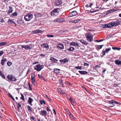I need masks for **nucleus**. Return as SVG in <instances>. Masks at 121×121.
I'll return each mask as SVG.
<instances>
[{
	"instance_id": "nucleus-1",
	"label": "nucleus",
	"mask_w": 121,
	"mask_h": 121,
	"mask_svg": "<svg viewBox=\"0 0 121 121\" xmlns=\"http://www.w3.org/2000/svg\"><path fill=\"white\" fill-rule=\"evenodd\" d=\"M85 36L86 38L88 41L91 42L93 40V36L92 34H90L89 33H87L85 34Z\"/></svg>"
},
{
	"instance_id": "nucleus-2",
	"label": "nucleus",
	"mask_w": 121,
	"mask_h": 121,
	"mask_svg": "<svg viewBox=\"0 0 121 121\" xmlns=\"http://www.w3.org/2000/svg\"><path fill=\"white\" fill-rule=\"evenodd\" d=\"M33 15L30 13H28L26 15L24 18L25 19L26 21H30L33 18Z\"/></svg>"
},
{
	"instance_id": "nucleus-3",
	"label": "nucleus",
	"mask_w": 121,
	"mask_h": 121,
	"mask_svg": "<svg viewBox=\"0 0 121 121\" xmlns=\"http://www.w3.org/2000/svg\"><path fill=\"white\" fill-rule=\"evenodd\" d=\"M7 78L10 81L15 82L17 80L15 77L12 74L8 75L7 76Z\"/></svg>"
},
{
	"instance_id": "nucleus-4",
	"label": "nucleus",
	"mask_w": 121,
	"mask_h": 121,
	"mask_svg": "<svg viewBox=\"0 0 121 121\" xmlns=\"http://www.w3.org/2000/svg\"><path fill=\"white\" fill-rule=\"evenodd\" d=\"M43 67L44 66L43 65H41L40 64H38L34 66V69L38 71L39 72Z\"/></svg>"
},
{
	"instance_id": "nucleus-5",
	"label": "nucleus",
	"mask_w": 121,
	"mask_h": 121,
	"mask_svg": "<svg viewBox=\"0 0 121 121\" xmlns=\"http://www.w3.org/2000/svg\"><path fill=\"white\" fill-rule=\"evenodd\" d=\"M117 20H116V22H112L109 23L110 28L113 27L114 26H117L119 25Z\"/></svg>"
},
{
	"instance_id": "nucleus-6",
	"label": "nucleus",
	"mask_w": 121,
	"mask_h": 121,
	"mask_svg": "<svg viewBox=\"0 0 121 121\" xmlns=\"http://www.w3.org/2000/svg\"><path fill=\"white\" fill-rule=\"evenodd\" d=\"M59 10H60V9L59 8L54 9L51 12V15L52 16H54L58 14L59 12Z\"/></svg>"
},
{
	"instance_id": "nucleus-7",
	"label": "nucleus",
	"mask_w": 121,
	"mask_h": 121,
	"mask_svg": "<svg viewBox=\"0 0 121 121\" xmlns=\"http://www.w3.org/2000/svg\"><path fill=\"white\" fill-rule=\"evenodd\" d=\"M39 113L40 115L45 117H46V116L47 115V112L46 110H44L39 112Z\"/></svg>"
},
{
	"instance_id": "nucleus-8",
	"label": "nucleus",
	"mask_w": 121,
	"mask_h": 121,
	"mask_svg": "<svg viewBox=\"0 0 121 121\" xmlns=\"http://www.w3.org/2000/svg\"><path fill=\"white\" fill-rule=\"evenodd\" d=\"M35 76V73H32L31 74V79L32 84L34 83L35 82L36 80Z\"/></svg>"
},
{
	"instance_id": "nucleus-9",
	"label": "nucleus",
	"mask_w": 121,
	"mask_h": 121,
	"mask_svg": "<svg viewBox=\"0 0 121 121\" xmlns=\"http://www.w3.org/2000/svg\"><path fill=\"white\" fill-rule=\"evenodd\" d=\"M69 60L68 58H66L61 60V64H64L68 62Z\"/></svg>"
},
{
	"instance_id": "nucleus-10",
	"label": "nucleus",
	"mask_w": 121,
	"mask_h": 121,
	"mask_svg": "<svg viewBox=\"0 0 121 121\" xmlns=\"http://www.w3.org/2000/svg\"><path fill=\"white\" fill-rule=\"evenodd\" d=\"M78 14L75 11H73L72 12L69 14V16L72 17L75 16Z\"/></svg>"
},
{
	"instance_id": "nucleus-11",
	"label": "nucleus",
	"mask_w": 121,
	"mask_h": 121,
	"mask_svg": "<svg viewBox=\"0 0 121 121\" xmlns=\"http://www.w3.org/2000/svg\"><path fill=\"white\" fill-rule=\"evenodd\" d=\"M50 62L53 63H56L57 61V59L53 57H51L50 59Z\"/></svg>"
},
{
	"instance_id": "nucleus-12",
	"label": "nucleus",
	"mask_w": 121,
	"mask_h": 121,
	"mask_svg": "<svg viewBox=\"0 0 121 121\" xmlns=\"http://www.w3.org/2000/svg\"><path fill=\"white\" fill-rule=\"evenodd\" d=\"M7 61V59L5 58H3L1 60V65L3 66L5 63Z\"/></svg>"
},
{
	"instance_id": "nucleus-13",
	"label": "nucleus",
	"mask_w": 121,
	"mask_h": 121,
	"mask_svg": "<svg viewBox=\"0 0 121 121\" xmlns=\"http://www.w3.org/2000/svg\"><path fill=\"white\" fill-rule=\"evenodd\" d=\"M42 47L43 48H45L48 50L49 48V45L46 43H44L41 45Z\"/></svg>"
},
{
	"instance_id": "nucleus-14",
	"label": "nucleus",
	"mask_w": 121,
	"mask_h": 121,
	"mask_svg": "<svg viewBox=\"0 0 121 121\" xmlns=\"http://www.w3.org/2000/svg\"><path fill=\"white\" fill-rule=\"evenodd\" d=\"M108 103L109 104H114V103H115L117 104H120L119 103H118L116 101L114 100H111L109 101L108 102Z\"/></svg>"
},
{
	"instance_id": "nucleus-15",
	"label": "nucleus",
	"mask_w": 121,
	"mask_h": 121,
	"mask_svg": "<svg viewBox=\"0 0 121 121\" xmlns=\"http://www.w3.org/2000/svg\"><path fill=\"white\" fill-rule=\"evenodd\" d=\"M70 45L73 46L77 47H78L79 46V45L78 43L73 42L70 43Z\"/></svg>"
},
{
	"instance_id": "nucleus-16",
	"label": "nucleus",
	"mask_w": 121,
	"mask_h": 121,
	"mask_svg": "<svg viewBox=\"0 0 121 121\" xmlns=\"http://www.w3.org/2000/svg\"><path fill=\"white\" fill-rule=\"evenodd\" d=\"M33 101V100L31 98L29 97L28 98V102L31 106L32 105V103Z\"/></svg>"
},
{
	"instance_id": "nucleus-17",
	"label": "nucleus",
	"mask_w": 121,
	"mask_h": 121,
	"mask_svg": "<svg viewBox=\"0 0 121 121\" xmlns=\"http://www.w3.org/2000/svg\"><path fill=\"white\" fill-rule=\"evenodd\" d=\"M9 10L7 14L9 15L10 13H11L13 11V8L11 6H9Z\"/></svg>"
},
{
	"instance_id": "nucleus-18",
	"label": "nucleus",
	"mask_w": 121,
	"mask_h": 121,
	"mask_svg": "<svg viewBox=\"0 0 121 121\" xmlns=\"http://www.w3.org/2000/svg\"><path fill=\"white\" fill-rule=\"evenodd\" d=\"M102 27L103 28H110L109 23H108L107 24H105L104 25H102Z\"/></svg>"
},
{
	"instance_id": "nucleus-19",
	"label": "nucleus",
	"mask_w": 121,
	"mask_h": 121,
	"mask_svg": "<svg viewBox=\"0 0 121 121\" xmlns=\"http://www.w3.org/2000/svg\"><path fill=\"white\" fill-rule=\"evenodd\" d=\"M78 72L81 74L83 75L86 74L88 73L87 72L85 71H79Z\"/></svg>"
},
{
	"instance_id": "nucleus-20",
	"label": "nucleus",
	"mask_w": 121,
	"mask_h": 121,
	"mask_svg": "<svg viewBox=\"0 0 121 121\" xmlns=\"http://www.w3.org/2000/svg\"><path fill=\"white\" fill-rule=\"evenodd\" d=\"M32 32L33 33L35 34L36 33H41L42 32H43V31L39 30H37L33 31Z\"/></svg>"
},
{
	"instance_id": "nucleus-21",
	"label": "nucleus",
	"mask_w": 121,
	"mask_h": 121,
	"mask_svg": "<svg viewBox=\"0 0 121 121\" xmlns=\"http://www.w3.org/2000/svg\"><path fill=\"white\" fill-rule=\"evenodd\" d=\"M115 63L117 65H121V60H116L114 61Z\"/></svg>"
},
{
	"instance_id": "nucleus-22",
	"label": "nucleus",
	"mask_w": 121,
	"mask_h": 121,
	"mask_svg": "<svg viewBox=\"0 0 121 121\" xmlns=\"http://www.w3.org/2000/svg\"><path fill=\"white\" fill-rule=\"evenodd\" d=\"M54 72L56 74H58L60 73V70L59 69L56 68L54 69Z\"/></svg>"
},
{
	"instance_id": "nucleus-23",
	"label": "nucleus",
	"mask_w": 121,
	"mask_h": 121,
	"mask_svg": "<svg viewBox=\"0 0 121 121\" xmlns=\"http://www.w3.org/2000/svg\"><path fill=\"white\" fill-rule=\"evenodd\" d=\"M69 101L71 102V103L73 105L75 104L74 101L73 99L71 98H70L69 99Z\"/></svg>"
},
{
	"instance_id": "nucleus-24",
	"label": "nucleus",
	"mask_w": 121,
	"mask_h": 121,
	"mask_svg": "<svg viewBox=\"0 0 121 121\" xmlns=\"http://www.w3.org/2000/svg\"><path fill=\"white\" fill-rule=\"evenodd\" d=\"M30 119L31 121H36L35 117L33 116H31L30 117Z\"/></svg>"
},
{
	"instance_id": "nucleus-25",
	"label": "nucleus",
	"mask_w": 121,
	"mask_h": 121,
	"mask_svg": "<svg viewBox=\"0 0 121 121\" xmlns=\"http://www.w3.org/2000/svg\"><path fill=\"white\" fill-rule=\"evenodd\" d=\"M8 23L9 24H14L15 22L10 19H9L8 21Z\"/></svg>"
},
{
	"instance_id": "nucleus-26",
	"label": "nucleus",
	"mask_w": 121,
	"mask_h": 121,
	"mask_svg": "<svg viewBox=\"0 0 121 121\" xmlns=\"http://www.w3.org/2000/svg\"><path fill=\"white\" fill-rule=\"evenodd\" d=\"M106 53V52L105 51V50H103L101 53V54H102V55H101V56L102 57H103L104 55H105Z\"/></svg>"
},
{
	"instance_id": "nucleus-27",
	"label": "nucleus",
	"mask_w": 121,
	"mask_h": 121,
	"mask_svg": "<svg viewBox=\"0 0 121 121\" xmlns=\"http://www.w3.org/2000/svg\"><path fill=\"white\" fill-rule=\"evenodd\" d=\"M80 42L82 44L85 45H87L88 44V43L86 41L83 40H80Z\"/></svg>"
},
{
	"instance_id": "nucleus-28",
	"label": "nucleus",
	"mask_w": 121,
	"mask_h": 121,
	"mask_svg": "<svg viewBox=\"0 0 121 121\" xmlns=\"http://www.w3.org/2000/svg\"><path fill=\"white\" fill-rule=\"evenodd\" d=\"M17 22L20 24H22L24 23V21L20 19L18 20Z\"/></svg>"
},
{
	"instance_id": "nucleus-29",
	"label": "nucleus",
	"mask_w": 121,
	"mask_h": 121,
	"mask_svg": "<svg viewBox=\"0 0 121 121\" xmlns=\"http://www.w3.org/2000/svg\"><path fill=\"white\" fill-rule=\"evenodd\" d=\"M28 110L29 111H30L31 112H32V108L30 106L28 105L27 106Z\"/></svg>"
},
{
	"instance_id": "nucleus-30",
	"label": "nucleus",
	"mask_w": 121,
	"mask_h": 121,
	"mask_svg": "<svg viewBox=\"0 0 121 121\" xmlns=\"http://www.w3.org/2000/svg\"><path fill=\"white\" fill-rule=\"evenodd\" d=\"M68 50L70 51H73L74 50V48L70 47L69 49H68Z\"/></svg>"
},
{
	"instance_id": "nucleus-31",
	"label": "nucleus",
	"mask_w": 121,
	"mask_h": 121,
	"mask_svg": "<svg viewBox=\"0 0 121 121\" xmlns=\"http://www.w3.org/2000/svg\"><path fill=\"white\" fill-rule=\"evenodd\" d=\"M30 45H27V49H31L32 48V44H29Z\"/></svg>"
},
{
	"instance_id": "nucleus-32",
	"label": "nucleus",
	"mask_w": 121,
	"mask_h": 121,
	"mask_svg": "<svg viewBox=\"0 0 121 121\" xmlns=\"http://www.w3.org/2000/svg\"><path fill=\"white\" fill-rule=\"evenodd\" d=\"M7 44V43L6 42H2L1 43H0V47L6 45Z\"/></svg>"
},
{
	"instance_id": "nucleus-33",
	"label": "nucleus",
	"mask_w": 121,
	"mask_h": 121,
	"mask_svg": "<svg viewBox=\"0 0 121 121\" xmlns=\"http://www.w3.org/2000/svg\"><path fill=\"white\" fill-rule=\"evenodd\" d=\"M38 76L39 78H42V79L45 80V79L44 78L42 75H40L39 74H38Z\"/></svg>"
},
{
	"instance_id": "nucleus-34",
	"label": "nucleus",
	"mask_w": 121,
	"mask_h": 121,
	"mask_svg": "<svg viewBox=\"0 0 121 121\" xmlns=\"http://www.w3.org/2000/svg\"><path fill=\"white\" fill-rule=\"evenodd\" d=\"M112 49L113 50H117L118 51H120L121 49V48L119 47H112Z\"/></svg>"
},
{
	"instance_id": "nucleus-35",
	"label": "nucleus",
	"mask_w": 121,
	"mask_h": 121,
	"mask_svg": "<svg viewBox=\"0 0 121 121\" xmlns=\"http://www.w3.org/2000/svg\"><path fill=\"white\" fill-rule=\"evenodd\" d=\"M60 0L58 1H56L55 2V4L57 6L59 5L60 4Z\"/></svg>"
},
{
	"instance_id": "nucleus-36",
	"label": "nucleus",
	"mask_w": 121,
	"mask_h": 121,
	"mask_svg": "<svg viewBox=\"0 0 121 121\" xmlns=\"http://www.w3.org/2000/svg\"><path fill=\"white\" fill-rule=\"evenodd\" d=\"M21 97L20 98V99L22 100L23 101H24L25 100V98L24 96L21 93Z\"/></svg>"
},
{
	"instance_id": "nucleus-37",
	"label": "nucleus",
	"mask_w": 121,
	"mask_h": 121,
	"mask_svg": "<svg viewBox=\"0 0 121 121\" xmlns=\"http://www.w3.org/2000/svg\"><path fill=\"white\" fill-rule=\"evenodd\" d=\"M40 104L41 105L44 104V105L46 104V103L45 101L44 100H42L40 101Z\"/></svg>"
},
{
	"instance_id": "nucleus-38",
	"label": "nucleus",
	"mask_w": 121,
	"mask_h": 121,
	"mask_svg": "<svg viewBox=\"0 0 121 121\" xmlns=\"http://www.w3.org/2000/svg\"><path fill=\"white\" fill-rule=\"evenodd\" d=\"M17 13L15 12L14 13H12V14L11 15L12 16H17Z\"/></svg>"
},
{
	"instance_id": "nucleus-39",
	"label": "nucleus",
	"mask_w": 121,
	"mask_h": 121,
	"mask_svg": "<svg viewBox=\"0 0 121 121\" xmlns=\"http://www.w3.org/2000/svg\"><path fill=\"white\" fill-rule=\"evenodd\" d=\"M0 75L4 79H5V76L0 71Z\"/></svg>"
},
{
	"instance_id": "nucleus-40",
	"label": "nucleus",
	"mask_w": 121,
	"mask_h": 121,
	"mask_svg": "<svg viewBox=\"0 0 121 121\" xmlns=\"http://www.w3.org/2000/svg\"><path fill=\"white\" fill-rule=\"evenodd\" d=\"M99 67V65H97L93 67V69L94 70H97V69H98V68Z\"/></svg>"
},
{
	"instance_id": "nucleus-41",
	"label": "nucleus",
	"mask_w": 121,
	"mask_h": 121,
	"mask_svg": "<svg viewBox=\"0 0 121 121\" xmlns=\"http://www.w3.org/2000/svg\"><path fill=\"white\" fill-rule=\"evenodd\" d=\"M54 22H60V18H57L54 20Z\"/></svg>"
},
{
	"instance_id": "nucleus-42",
	"label": "nucleus",
	"mask_w": 121,
	"mask_h": 121,
	"mask_svg": "<svg viewBox=\"0 0 121 121\" xmlns=\"http://www.w3.org/2000/svg\"><path fill=\"white\" fill-rule=\"evenodd\" d=\"M4 22L3 18L2 17H0V22L3 23Z\"/></svg>"
},
{
	"instance_id": "nucleus-43",
	"label": "nucleus",
	"mask_w": 121,
	"mask_h": 121,
	"mask_svg": "<svg viewBox=\"0 0 121 121\" xmlns=\"http://www.w3.org/2000/svg\"><path fill=\"white\" fill-rule=\"evenodd\" d=\"M75 68L81 70L82 69V67L81 66H76L75 67Z\"/></svg>"
},
{
	"instance_id": "nucleus-44",
	"label": "nucleus",
	"mask_w": 121,
	"mask_h": 121,
	"mask_svg": "<svg viewBox=\"0 0 121 121\" xmlns=\"http://www.w3.org/2000/svg\"><path fill=\"white\" fill-rule=\"evenodd\" d=\"M7 64L8 66H10L12 64V63L10 61H8L7 62Z\"/></svg>"
},
{
	"instance_id": "nucleus-45",
	"label": "nucleus",
	"mask_w": 121,
	"mask_h": 121,
	"mask_svg": "<svg viewBox=\"0 0 121 121\" xmlns=\"http://www.w3.org/2000/svg\"><path fill=\"white\" fill-rule=\"evenodd\" d=\"M18 106H17V108L18 109V111H19V110H20V109H19V107H20L21 106V105L20 104V103H19L18 104Z\"/></svg>"
},
{
	"instance_id": "nucleus-46",
	"label": "nucleus",
	"mask_w": 121,
	"mask_h": 121,
	"mask_svg": "<svg viewBox=\"0 0 121 121\" xmlns=\"http://www.w3.org/2000/svg\"><path fill=\"white\" fill-rule=\"evenodd\" d=\"M94 9H92L90 11V12L91 13H93L94 12H96V11H98L95 10L94 11Z\"/></svg>"
},
{
	"instance_id": "nucleus-47",
	"label": "nucleus",
	"mask_w": 121,
	"mask_h": 121,
	"mask_svg": "<svg viewBox=\"0 0 121 121\" xmlns=\"http://www.w3.org/2000/svg\"><path fill=\"white\" fill-rule=\"evenodd\" d=\"M47 37H53V35H50V34H48L47 35Z\"/></svg>"
},
{
	"instance_id": "nucleus-48",
	"label": "nucleus",
	"mask_w": 121,
	"mask_h": 121,
	"mask_svg": "<svg viewBox=\"0 0 121 121\" xmlns=\"http://www.w3.org/2000/svg\"><path fill=\"white\" fill-rule=\"evenodd\" d=\"M111 12H112V10H109L108 11H107L106 12V15H108L109 13H111Z\"/></svg>"
},
{
	"instance_id": "nucleus-49",
	"label": "nucleus",
	"mask_w": 121,
	"mask_h": 121,
	"mask_svg": "<svg viewBox=\"0 0 121 121\" xmlns=\"http://www.w3.org/2000/svg\"><path fill=\"white\" fill-rule=\"evenodd\" d=\"M56 47L57 48L59 49H60V43L58 44Z\"/></svg>"
},
{
	"instance_id": "nucleus-50",
	"label": "nucleus",
	"mask_w": 121,
	"mask_h": 121,
	"mask_svg": "<svg viewBox=\"0 0 121 121\" xmlns=\"http://www.w3.org/2000/svg\"><path fill=\"white\" fill-rule=\"evenodd\" d=\"M104 45V44L103 45H100L99 46H98V48L99 49H101L102 48V47Z\"/></svg>"
},
{
	"instance_id": "nucleus-51",
	"label": "nucleus",
	"mask_w": 121,
	"mask_h": 121,
	"mask_svg": "<svg viewBox=\"0 0 121 121\" xmlns=\"http://www.w3.org/2000/svg\"><path fill=\"white\" fill-rule=\"evenodd\" d=\"M111 50V48H107L105 50V51L106 52V53H108V52L110 51Z\"/></svg>"
},
{
	"instance_id": "nucleus-52",
	"label": "nucleus",
	"mask_w": 121,
	"mask_h": 121,
	"mask_svg": "<svg viewBox=\"0 0 121 121\" xmlns=\"http://www.w3.org/2000/svg\"><path fill=\"white\" fill-rule=\"evenodd\" d=\"M103 70L102 72V73L103 75L104 74V73L105 71H106V69L105 68L103 69Z\"/></svg>"
},
{
	"instance_id": "nucleus-53",
	"label": "nucleus",
	"mask_w": 121,
	"mask_h": 121,
	"mask_svg": "<svg viewBox=\"0 0 121 121\" xmlns=\"http://www.w3.org/2000/svg\"><path fill=\"white\" fill-rule=\"evenodd\" d=\"M104 39H101L99 40H96V41L97 42H99L103 41Z\"/></svg>"
},
{
	"instance_id": "nucleus-54",
	"label": "nucleus",
	"mask_w": 121,
	"mask_h": 121,
	"mask_svg": "<svg viewBox=\"0 0 121 121\" xmlns=\"http://www.w3.org/2000/svg\"><path fill=\"white\" fill-rule=\"evenodd\" d=\"M37 14L38 17H40L42 16L41 14L40 13H37Z\"/></svg>"
},
{
	"instance_id": "nucleus-55",
	"label": "nucleus",
	"mask_w": 121,
	"mask_h": 121,
	"mask_svg": "<svg viewBox=\"0 0 121 121\" xmlns=\"http://www.w3.org/2000/svg\"><path fill=\"white\" fill-rule=\"evenodd\" d=\"M27 45H22V48H24L25 49H27Z\"/></svg>"
},
{
	"instance_id": "nucleus-56",
	"label": "nucleus",
	"mask_w": 121,
	"mask_h": 121,
	"mask_svg": "<svg viewBox=\"0 0 121 121\" xmlns=\"http://www.w3.org/2000/svg\"><path fill=\"white\" fill-rule=\"evenodd\" d=\"M39 56L43 57L45 56V55L43 54H41L39 55Z\"/></svg>"
},
{
	"instance_id": "nucleus-57",
	"label": "nucleus",
	"mask_w": 121,
	"mask_h": 121,
	"mask_svg": "<svg viewBox=\"0 0 121 121\" xmlns=\"http://www.w3.org/2000/svg\"><path fill=\"white\" fill-rule=\"evenodd\" d=\"M117 21L119 23V25H121V19H120L118 20H117Z\"/></svg>"
},
{
	"instance_id": "nucleus-58",
	"label": "nucleus",
	"mask_w": 121,
	"mask_h": 121,
	"mask_svg": "<svg viewBox=\"0 0 121 121\" xmlns=\"http://www.w3.org/2000/svg\"><path fill=\"white\" fill-rule=\"evenodd\" d=\"M84 66H89V65L86 63H84Z\"/></svg>"
},
{
	"instance_id": "nucleus-59",
	"label": "nucleus",
	"mask_w": 121,
	"mask_h": 121,
	"mask_svg": "<svg viewBox=\"0 0 121 121\" xmlns=\"http://www.w3.org/2000/svg\"><path fill=\"white\" fill-rule=\"evenodd\" d=\"M28 86L30 88V89L29 90H31L32 91V88L30 86V83H28Z\"/></svg>"
},
{
	"instance_id": "nucleus-60",
	"label": "nucleus",
	"mask_w": 121,
	"mask_h": 121,
	"mask_svg": "<svg viewBox=\"0 0 121 121\" xmlns=\"http://www.w3.org/2000/svg\"><path fill=\"white\" fill-rule=\"evenodd\" d=\"M81 19H78L75 20V22L76 23H78V22L81 20Z\"/></svg>"
},
{
	"instance_id": "nucleus-61",
	"label": "nucleus",
	"mask_w": 121,
	"mask_h": 121,
	"mask_svg": "<svg viewBox=\"0 0 121 121\" xmlns=\"http://www.w3.org/2000/svg\"><path fill=\"white\" fill-rule=\"evenodd\" d=\"M46 110L48 112H50L51 111V110L48 107H47L46 109Z\"/></svg>"
},
{
	"instance_id": "nucleus-62",
	"label": "nucleus",
	"mask_w": 121,
	"mask_h": 121,
	"mask_svg": "<svg viewBox=\"0 0 121 121\" xmlns=\"http://www.w3.org/2000/svg\"><path fill=\"white\" fill-rule=\"evenodd\" d=\"M4 52L3 51H1L0 52V56L2 55L3 53Z\"/></svg>"
},
{
	"instance_id": "nucleus-63",
	"label": "nucleus",
	"mask_w": 121,
	"mask_h": 121,
	"mask_svg": "<svg viewBox=\"0 0 121 121\" xmlns=\"http://www.w3.org/2000/svg\"><path fill=\"white\" fill-rule=\"evenodd\" d=\"M64 48V46L62 43H61V49Z\"/></svg>"
},
{
	"instance_id": "nucleus-64",
	"label": "nucleus",
	"mask_w": 121,
	"mask_h": 121,
	"mask_svg": "<svg viewBox=\"0 0 121 121\" xmlns=\"http://www.w3.org/2000/svg\"><path fill=\"white\" fill-rule=\"evenodd\" d=\"M66 31V30H64V29H62L61 30V32H65Z\"/></svg>"
}]
</instances>
